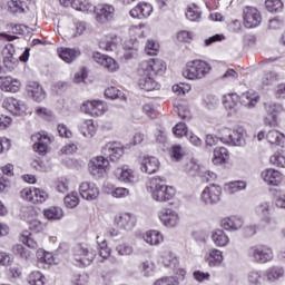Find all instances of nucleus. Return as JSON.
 <instances>
[{
  "mask_svg": "<svg viewBox=\"0 0 285 285\" xmlns=\"http://www.w3.org/2000/svg\"><path fill=\"white\" fill-rule=\"evenodd\" d=\"M147 190L155 202H170L175 197V188L166 185L163 177H151L147 183Z\"/></svg>",
  "mask_w": 285,
  "mask_h": 285,
  "instance_id": "nucleus-1",
  "label": "nucleus"
},
{
  "mask_svg": "<svg viewBox=\"0 0 285 285\" xmlns=\"http://www.w3.org/2000/svg\"><path fill=\"white\" fill-rule=\"evenodd\" d=\"M210 72V65L204 60H193L187 62L183 69V77L185 79L199 80L204 79Z\"/></svg>",
  "mask_w": 285,
  "mask_h": 285,
  "instance_id": "nucleus-2",
  "label": "nucleus"
},
{
  "mask_svg": "<svg viewBox=\"0 0 285 285\" xmlns=\"http://www.w3.org/2000/svg\"><path fill=\"white\" fill-rule=\"evenodd\" d=\"M248 257L255 264H268V262H273V249L266 245H255L249 247Z\"/></svg>",
  "mask_w": 285,
  "mask_h": 285,
  "instance_id": "nucleus-3",
  "label": "nucleus"
},
{
  "mask_svg": "<svg viewBox=\"0 0 285 285\" xmlns=\"http://www.w3.org/2000/svg\"><path fill=\"white\" fill-rule=\"evenodd\" d=\"M96 253L87 244H78L73 248V257L81 266H90Z\"/></svg>",
  "mask_w": 285,
  "mask_h": 285,
  "instance_id": "nucleus-4",
  "label": "nucleus"
},
{
  "mask_svg": "<svg viewBox=\"0 0 285 285\" xmlns=\"http://www.w3.org/2000/svg\"><path fill=\"white\" fill-rule=\"evenodd\" d=\"M266 115L263 118L264 126H269V128H276L278 126L277 117L282 112V105L275 102L265 104Z\"/></svg>",
  "mask_w": 285,
  "mask_h": 285,
  "instance_id": "nucleus-5",
  "label": "nucleus"
},
{
  "mask_svg": "<svg viewBox=\"0 0 285 285\" xmlns=\"http://www.w3.org/2000/svg\"><path fill=\"white\" fill-rule=\"evenodd\" d=\"M85 12H95L96 21L98 23H108L115 19V7L112 4H99L98 7L94 6L92 11Z\"/></svg>",
  "mask_w": 285,
  "mask_h": 285,
  "instance_id": "nucleus-6",
  "label": "nucleus"
},
{
  "mask_svg": "<svg viewBox=\"0 0 285 285\" xmlns=\"http://www.w3.org/2000/svg\"><path fill=\"white\" fill-rule=\"evenodd\" d=\"M138 86L141 90H147V92L159 90L160 88L159 82L155 80V76L141 68L139 69Z\"/></svg>",
  "mask_w": 285,
  "mask_h": 285,
  "instance_id": "nucleus-7",
  "label": "nucleus"
},
{
  "mask_svg": "<svg viewBox=\"0 0 285 285\" xmlns=\"http://www.w3.org/2000/svg\"><path fill=\"white\" fill-rule=\"evenodd\" d=\"M81 110L91 117H101L108 110V105L101 100L87 101L81 106Z\"/></svg>",
  "mask_w": 285,
  "mask_h": 285,
  "instance_id": "nucleus-8",
  "label": "nucleus"
},
{
  "mask_svg": "<svg viewBox=\"0 0 285 285\" xmlns=\"http://www.w3.org/2000/svg\"><path fill=\"white\" fill-rule=\"evenodd\" d=\"M158 217L161 224L166 226V228H177V226H179V222H180L179 214L174 209H170V208L161 209L158 213Z\"/></svg>",
  "mask_w": 285,
  "mask_h": 285,
  "instance_id": "nucleus-9",
  "label": "nucleus"
},
{
  "mask_svg": "<svg viewBox=\"0 0 285 285\" xmlns=\"http://www.w3.org/2000/svg\"><path fill=\"white\" fill-rule=\"evenodd\" d=\"M245 28H257L262 23V13L255 7H246L243 11Z\"/></svg>",
  "mask_w": 285,
  "mask_h": 285,
  "instance_id": "nucleus-10",
  "label": "nucleus"
},
{
  "mask_svg": "<svg viewBox=\"0 0 285 285\" xmlns=\"http://www.w3.org/2000/svg\"><path fill=\"white\" fill-rule=\"evenodd\" d=\"M204 204H217L222 199V187L219 185H210L205 187L200 194Z\"/></svg>",
  "mask_w": 285,
  "mask_h": 285,
  "instance_id": "nucleus-11",
  "label": "nucleus"
},
{
  "mask_svg": "<svg viewBox=\"0 0 285 285\" xmlns=\"http://www.w3.org/2000/svg\"><path fill=\"white\" fill-rule=\"evenodd\" d=\"M101 154L110 161H119L124 155V147L119 142H108L102 147Z\"/></svg>",
  "mask_w": 285,
  "mask_h": 285,
  "instance_id": "nucleus-12",
  "label": "nucleus"
},
{
  "mask_svg": "<svg viewBox=\"0 0 285 285\" xmlns=\"http://www.w3.org/2000/svg\"><path fill=\"white\" fill-rule=\"evenodd\" d=\"M247 132L244 127H237L228 134V138L223 137L222 141L229 144L230 146H246Z\"/></svg>",
  "mask_w": 285,
  "mask_h": 285,
  "instance_id": "nucleus-13",
  "label": "nucleus"
},
{
  "mask_svg": "<svg viewBox=\"0 0 285 285\" xmlns=\"http://www.w3.org/2000/svg\"><path fill=\"white\" fill-rule=\"evenodd\" d=\"M33 141V150L39 155H46L48 153V146H50V137L46 132H38L31 136Z\"/></svg>",
  "mask_w": 285,
  "mask_h": 285,
  "instance_id": "nucleus-14",
  "label": "nucleus"
},
{
  "mask_svg": "<svg viewBox=\"0 0 285 285\" xmlns=\"http://www.w3.org/2000/svg\"><path fill=\"white\" fill-rule=\"evenodd\" d=\"M115 224L118 228H122V230H132L137 219L130 213H120L115 216Z\"/></svg>",
  "mask_w": 285,
  "mask_h": 285,
  "instance_id": "nucleus-15",
  "label": "nucleus"
},
{
  "mask_svg": "<svg viewBox=\"0 0 285 285\" xmlns=\"http://www.w3.org/2000/svg\"><path fill=\"white\" fill-rule=\"evenodd\" d=\"M140 68L147 72H150L155 77V75H161L166 72V62L159 59H150L140 65Z\"/></svg>",
  "mask_w": 285,
  "mask_h": 285,
  "instance_id": "nucleus-16",
  "label": "nucleus"
},
{
  "mask_svg": "<svg viewBox=\"0 0 285 285\" xmlns=\"http://www.w3.org/2000/svg\"><path fill=\"white\" fill-rule=\"evenodd\" d=\"M255 213L266 226H273L275 224V220L271 217V203L262 202L255 207Z\"/></svg>",
  "mask_w": 285,
  "mask_h": 285,
  "instance_id": "nucleus-17",
  "label": "nucleus"
},
{
  "mask_svg": "<svg viewBox=\"0 0 285 285\" xmlns=\"http://www.w3.org/2000/svg\"><path fill=\"white\" fill-rule=\"evenodd\" d=\"M60 4L65 8L71 6L73 10L79 12H92L95 10V6L88 2V0H60Z\"/></svg>",
  "mask_w": 285,
  "mask_h": 285,
  "instance_id": "nucleus-18",
  "label": "nucleus"
},
{
  "mask_svg": "<svg viewBox=\"0 0 285 285\" xmlns=\"http://www.w3.org/2000/svg\"><path fill=\"white\" fill-rule=\"evenodd\" d=\"M94 59L97 63L102 66V68H105L109 72H115L116 70L119 69V65L115 59H112V57L106 56L100 52H96L94 53Z\"/></svg>",
  "mask_w": 285,
  "mask_h": 285,
  "instance_id": "nucleus-19",
  "label": "nucleus"
},
{
  "mask_svg": "<svg viewBox=\"0 0 285 285\" xmlns=\"http://www.w3.org/2000/svg\"><path fill=\"white\" fill-rule=\"evenodd\" d=\"M2 107L11 112V115H23V112H26V104L16 98H6L2 102Z\"/></svg>",
  "mask_w": 285,
  "mask_h": 285,
  "instance_id": "nucleus-20",
  "label": "nucleus"
},
{
  "mask_svg": "<svg viewBox=\"0 0 285 285\" xmlns=\"http://www.w3.org/2000/svg\"><path fill=\"white\" fill-rule=\"evenodd\" d=\"M140 170L147 173V175H153L159 170V159L154 156H144L140 160Z\"/></svg>",
  "mask_w": 285,
  "mask_h": 285,
  "instance_id": "nucleus-21",
  "label": "nucleus"
},
{
  "mask_svg": "<svg viewBox=\"0 0 285 285\" xmlns=\"http://www.w3.org/2000/svg\"><path fill=\"white\" fill-rule=\"evenodd\" d=\"M242 226H244V219L237 216L225 217L220 220V228L227 230L228 233H235L239 230Z\"/></svg>",
  "mask_w": 285,
  "mask_h": 285,
  "instance_id": "nucleus-22",
  "label": "nucleus"
},
{
  "mask_svg": "<svg viewBox=\"0 0 285 285\" xmlns=\"http://www.w3.org/2000/svg\"><path fill=\"white\" fill-rule=\"evenodd\" d=\"M150 14H153V6L146 2H140L130 10V16L134 19H148Z\"/></svg>",
  "mask_w": 285,
  "mask_h": 285,
  "instance_id": "nucleus-23",
  "label": "nucleus"
},
{
  "mask_svg": "<svg viewBox=\"0 0 285 285\" xmlns=\"http://www.w3.org/2000/svg\"><path fill=\"white\" fill-rule=\"evenodd\" d=\"M261 177L266 184H268V186H279L284 179L282 173L272 168L262 171Z\"/></svg>",
  "mask_w": 285,
  "mask_h": 285,
  "instance_id": "nucleus-24",
  "label": "nucleus"
},
{
  "mask_svg": "<svg viewBox=\"0 0 285 285\" xmlns=\"http://www.w3.org/2000/svg\"><path fill=\"white\" fill-rule=\"evenodd\" d=\"M115 176L119 181H124V184H137L138 181L135 171L128 167L117 168Z\"/></svg>",
  "mask_w": 285,
  "mask_h": 285,
  "instance_id": "nucleus-25",
  "label": "nucleus"
},
{
  "mask_svg": "<svg viewBox=\"0 0 285 285\" xmlns=\"http://www.w3.org/2000/svg\"><path fill=\"white\" fill-rule=\"evenodd\" d=\"M80 195L82 199L92 200L99 197V188L94 183H82L80 185Z\"/></svg>",
  "mask_w": 285,
  "mask_h": 285,
  "instance_id": "nucleus-26",
  "label": "nucleus"
},
{
  "mask_svg": "<svg viewBox=\"0 0 285 285\" xmlns=\"http://www.w3.org/2000/svg\"><path fill=\"white\" fill-rule=\"evenodd\" d=\"M19 86L21 82L10 76L0 77V88L4 92H19Z\"/></svg>",
  "mask_w": 285,
  "mask_h": 285,
  "instance_id": "nucleus-27",
  "label": "nucleus"
},
{
  "mask_svg": "<svg viewBox=\"0 0 285 285\" xmlns=\"http://www.w3.org/2000/svg\"><path fill=\"white\" fill-rule=\"evenodd\" d=\"M240 104L245 108H255L259 104V94L255 91H246L240 96Z\"/></svg>",
  "mask_w": 285,
  "mask_h": 285,
  "instance_id": "nucleus-28",
  "label": "nucleus"
},
{
  "mask_svg": "<svg viewBox=\"0 0 285 285\" xmlns=\"http://www.w3.org/2000/svg\"><path fill=\"white\" fill-rule=\"evenodd\" d=\"M120 38L119 36L115 35V33H110L108 36L105 37V39H102L99 42V47L102 50H106V52H112V50H115V48H117V43H119Z\"/></svg>",
  "mask_w": 285,
  "mask_h": 285,
  "instance_id": "nucleus-29",
  "label": "nucleus"
},
{
  "mask_svg": "<svg viewBox=\"0 0 285 285\" xmlns=\"http://www.w3.org/2000/svg\"><path fill=\"white\" fill-rule=\"evenodd\" d=\"M27 90L35 101H43L46 99V91H43V87L39 82L29 83Z\"/></svg>",
  "mask_w": 285,
  "mask_h": 285,
  "instance_id": "nucleus-30",
  "label": "nucleus"
},
{
  "mask_svg": "<svg viewBox=\"0 0 285 285\" xmlns=\"http://www.w3.org/2000/svg\"><path fill=\"white\" fill-rule=\"evenodd\" d=\"M58 55L62 61L66 63H72L77 59V57H80L81 51L77 49H70V48H60L58 49Z\"/></svg>",
  "mask_w": 285,
  "mask_h": 285,
  "instance_id": "nucleus-31",
  "label": "nucleus"
},
{
  "mask_svg": "<svg viewBox=\"0 0 285 285\" xmlns=\"http://www.w3.org/2000/svg\"><path fill=\"white\" fill-rule=\"evenodd\" d=\"M142 239L146 244H149V246H159V244L164 242V235L157 230H148L142 234Z\"/></svg>",
  "mask_w": 285,
  "mask_h": 285,
  "instance_id": "nucleus-32",
  "label": "nucleus"
},
{
  "mask_svg": "<svg viewBox=\"0 0 285 285\" xmlns=\"http://www.w3.org/2000/svg\"><path fill=\"white\" fill-rule=\"evenodd\" d=\"M4 50L8 52L9 57L4 58V66L9 70H14L17 67V63H19V59L14 58V45L8 43L4 48Z\"/></svg>",
  "mask_w": 285,
  "mask_h": 285,
  "instance_id": "nucleus-33",
  "label": "nucleus"
},
{
  "mask_svg": "<svg viewBox=\"0 0 285 285\" xmlns=\"http://www.w3.org/2000/svg\"><path fill=\"white\" fill-rule=\"evenodd\" d=\"M266 139L273 146H282L285 142V135L279 130H269L266 134Z\"/></svg>",
  "mask_w": 285,
  "mask_h": 285,
  "instance_id": "nucleus-34",
  "label": "nucleus"
},
{
  "mask_svg": "<svg viewBox=\"0 0 285 285\" xmlns=\"http://www.w3.org/2000/svg\"><path fill=\"white\" fill-rule=\"evenodd\" d=\"M43 216L49 222H59V219H63V209L61 207H49L43 210Z\"/></svg>",
  "mask_w": 285,
  "mask_h": 285,
  "instance_id": "nucleus-35",
  "label": "nucleus"
},
{
  "mask_svg": "<svg viewBox=\"0 0 285 285\" xmlns=\"http://www.w3.org/2000/svg\"><path fill=\"white\" fill-rule=\"evenodd\" d=\"M212 240L214 242L215 246H228V235L222 229H217L212 233Z\"/></svg>",
  "mask_w": 285,
  "mask_h": 285,
  "instance_id": "nucleus-36",
  "label": "nucleus"
},
{
  "mask_svg": "<svg viewBox=\"0 0 285 285\" xmlns=\"http://www.w3.org/2000/svg\"><path fill=\"white\" fill-rule=\"evenodd\" d=\"M226 159H228V149L225 147H216L214 149V157L212 159L213 164H226Z\"/></svg>",
  "mask_w": 285,
  "mask_h": 285,
  "instance_id": "nucleus-37",
  "label": "nucleus"
},
{
  "mask_svg": "<svg viewBox=\"0 0 285 285\" xmlns=\"http://www.w3.org/2000/svg\"><path fill=\"white\" fill-rule=\"evenodd\" d=\"M80 132L87 139H92V136L97 134V127L92 120H85L80 127Z\"/></svg>",
  "mask_w": 285,
  "mask_h": 285,
  "instance_id": "nucleus-38",
  "label": "nucleus"
},
{
  "mask_svg": "<svg viewBox=\"0 0 285 285\" xmlns=\"http://www.w3.org/2000/svg\"><path fill=\"white\" fill-rule=\"evenodd\" d=\"M265 7L272 14H277L284 10V2L282 0H265Z\"/></svg>",
  "mask_w": 285,
  "mask_h": 285,
  "instance_id": "nucleus-39",
  "label": "nucleus"
},
{
  "mask_svg": "<svg viewBox=\"0 0 285 285\" xmlns=\"http://www.w3.org/2000/svg\"><path fill=\"white\" fill-rule=\"evenodd\" d=\"M208 262L209 266H219L224 262V253L219 249H210Z\"/></svg>",
  "mask_w": 285,
  "mask_h": 285,
  "instance_id": "nucleus-40",
  "label": "nucleus"
},
{
  "mask_svg": "<svg viewBox=\"0 0 285 285\" xmlns=\"http://www.w3.org/2000/svg\"><path fill=\"white\" fill-rule=\"evenodd\" d=\"M237 101H239V97L235 94L225 96L224 107L226 110H232V112H237Z\"/></svg>",
  "mask_w": 285,
  "mask_h": 285,
  "instance_id": "nucleus-41",
  "label": "nucleus"
},
{
  "mask_svg": "<svg viewBox=\"0 0 285 285\" xmlns=\"http://www.w3.org/2000/svg\"><path fill=\"white\" fill-rule=\"evenodd\" d=\"M266 277L269 282H275L281 277H284V267H279V266L271 267L266 273Z\"/></svg>",
  "mask_w": 285,
  "mask_h": 285,
  "instance_id": "nucleus-42",
  "label": "nucleus"
},
{
  "mask_svg": "<svg viewBox=\"0 0 285 285\" xmlns=\"http://www.w3.org/2000/svg\"><path fill=\"white\" fill-rule=\"evenodd\" d=\"M28 284L30 285H45L46 276L41 272H31L28 276Z\"/></svg>",
  "mask_w": 285,
  "mask_h": 285,
  "instance_id": "nucleus-43",
  "label": "nucleus"
},
{
  "mask_svg": "<svg viewBox=\"0 0 285 285\" xmlns=\"http://www.w3.org/2000/svg\"><path fill=\"white\" fill-rule=\"evenodd\" d=\"M32 168L35 170H39V173H48L52 166L50 165L49 160H41V159H36L31 163Z\"/></svg>",
  "mask_w": 285,
  "mask_h": 285,
  "instance_id": "nucleus-44",
  "label": "nucleus"
},
{
  "mask_svg": "<svg viewBox=\"0 0 285 285\" xmlns=\"http://www.w3.org/2000/svg\"><path fill=\"white\" fill-rule=\"evenodd\" d=\"M226 190L229 193V195H235V193H239V190H246V181L237 180L229 183L226 186Z\"/></svg>",
  "mask_w": 285,
  "mask_h": 285,
  "instance_id": "nucleus-45",
  "label": "nucleus"
},
{
  "mask_svg": "<svg viewBox=\"0 0 285 285\" xmlns=\"http://www.w3.org/2000/svg\"><path fill=\"white\" fill-rule=\"evenodd\" d=\"M271 164L273 166H278L281 168H284L285 166V151H276L274 155L271 156L269 158Z\"/></svg>",
  "mask_w": 285,
  "mask_h": 285,
  "instance_id": "nucleus-46",
  "label": "nucleus"
},
{
  "mask_svg": "<svg viewBox=\"0 0 285 285\" xmlns=\"http://www.w3.org/2000/svg\"><path fill=\"white\" fill-rule=\"evenodd\" d=\"M279 79V75L275 71L265 72L262 77V86H273Z\"/></svg>",
  "mask_w": 285,
  "mask_h": 285,
  "instance_id": "nucleus-47",
  "label": "nucleus"
},
{
  "mask_svg": "<svg viewBox=\"0 0 285 285\" xmlns=\"http://www.w3.org/2000/svg\"><path fill=\"white\" fill-rule=\"evenodd\" d=\"M163 264L170 268V266H177L179 264V259L176 258L175 254L173 252H165L163 255Z\"/></svg>",
  "mask_w": 285,
  "mask_h": 285,
  "instance_id": "nucleus-48",
  "label": "nucleus"
},
{
  "mask_svg": "<svg viewBox=\"0 0 285 285\" xmlns=\"http://www.w3.org/2000/svg\"><path fill=\"white\" fill-rule=\"evenodd\" d=\"M186 17L189 19V21H199V19H202V12L196 4H191L187 9Z\"/></svg>",
  "mask_w": 285,
  "mask_h": 285,
  "instance_id": "nucleus-49",
  "label": "nucleus"
},
{
  "mask_svg": "<svg viewBox=\"0 0 285 285\" xmlns=\"http://www.w3.org/2000/svg\"><path fill=\"white\" fill-rule=\"evenodd\" d=\"M21 242L22 244H26V246H28V248H33L37 249L39 248V243H37V240H35V237H32V234L24 232L21 236Z\"/></svg>",
  "mask_w": 285,
  "mask_h": 285,
  "instance_id": "nucleus-50",
  "label": "nucleus"
},
{
  "mask_svg": "<svg viewBox=\"0 0 285 285\" xmlns=\"http://www.w3.org/2000/svg\"><path fill=\"white\" fill-rule=\"evenodd\" d=\"M89 173H91V175L94 177H104L106 175V168H104V166L97 165V163H92V160H90Z\"/></svg>",
  "mask_w": 285,
  "mask_h": 285,
  "instance_id": "nucleus-51",
  "label": "nucleus"
},
{
  "mask_svg": "<svg viewBox=\"0 0 285 285\" xmlns=\"http://www.w3.org/2000/svg\"><path fill=\"white\" fill-rule=\"evenodd\" d=\"M32 204H43L46 199H48V193H46L43 189L33 188V198Z\"/></svg>",
  "mask_w": 285,
  "mask_h": 285,
  "instance_id": "nucleus-52",
  "label": "nucleus"
},
{
  "mask_svg": "<svg viewBox=\"0 0 285 285\" xmlns=\"http://www.w3.org/2000/svg\"><path fill=\"white\" fill-rule=\"evenodd\" d=\"M204 167H200L198 161L190 160L187 164V173H189L193 177H195L196 175H202Z\"/></svg>",
  "mask_w": 285,
  "mask_h": 285,
  "instance_id": "nucleus-53",
  "label": "nucleus"
},
{
  "mask_svg": "<svg viewBox=\"0 0 285 285\" xmlns=\"http://www.w3.org/2000/svg\"><path fill=\"white\" fill-rule=\"evenodd\" d=\"M23 2L19 1V0H11L9 2V10L10 12H12V14H21L23 12H26V8H23Z\"/></svg>",
  "mask_w": 285,
  "mask_h": 285,
  "instance_id": "nucleus-54",
  "label": "nucleus"
},
{
  "mask_svg": "<svg viewBox=\"0 0 285 285\" xmlns=\"http://www.w3.org/2000/svg\"><path fill=\"white\" fill-rule=\"evenodd\" d=\"M66 208H77L79 206V196L76 193H71L65 197Z\"/></svg>",
  "mask_w": 285,
  "mask_h": 285,
  "instance_id": "nucleus-55",
  "label": "nucleus"
},
{
  "mask_svg": "<svg viewBox=\"0 0 285 285\" xmlns=\"http://www.w3.org/2000/svg\"><path fill=\"white\" fill-rule=\"evenodd\" d=\"M145 52L150 57H155L157 52H159V43H157L155 40H148L146 42Z\"/></svg>",
  "mask_w": 285,
  "mask_h": 285,
  "instance_id": "nucleus-56",
  "label": "nucleus"
},
{
  "mask_svg": "<svg viewBox=\"0 0 285 285\" xmlns=\"http://www.w3.org/2000/svg\"><path fill=\"white\" fill-rule=\"evenodd\" d=\"M12 253H14V255H20L22 259H30L32 255L29 249H26V247H23V245H14L12 247Z\"/></svg>",
  "mask_w": 285,
  "mask_h": 285,
  "instance_id": "nucleus-57",
  "label": "nucleus"
},
{
  "mask_svg": "<svg viewBox=\"0 0 285 285\" xmlns=\"http://www.w3.org/2000/svg\"><path fill=\"white\" fill-rule=\"evenodd\" d=\"M139 269L145 275V277H148V276L153 275V273H155V264H153L148 261H145L139 265Z\"/></svg>",
  "mask_w": 285,
  "mask_h": 285,
  "instance_id": "nucleus-58",
  "label": "nucleus"
},
{
  "mask_svg": "<svg viewBox=\"0 0 285 285\" xmlns=\"http://www.w3.org/2000/svg\"><path fill=\"white\" fill-rule=\"evenodd\" d=\"M9 30H11L12 35H26V31L29 30L28 26L26 24H8Z\"/></svg>",
  "mask_w": 285,
  "mask_h": 285,
  "instance_id": "nucleus-59",
  "label": "nucleus"
},
{
  "mask_svg": "<svg viewBox=\"0 0 285 285\" xmlns=\"http://www.w3.org/2000/svg\"><path fill=\"white\" fill-rule=\"evenodd\" d=\"M130 195V190L126 187H117L111 191V197H116V199H124Z\"/></svg>",
  "mask_w": 285,
  "mask_h": 285,
  "instance_id": "nucleus-60",
  "label": "nucleus"
},
{
  "mask_svg": "<svg viewBox=\"0 0 285 285\" xmlns=\"http://www.w3.org/2000/svg\"><path fill=\"white\" fill-rule=\"evenodd\" d=\"M179 284V281L174 276H164L155 282L154 285H176Z\"/></svg>",
  "mask_w": 285,
  "mask_h": 285,
  "instance_id": "nucleus-61",
  "label": "nucleus"
},
{
  "mask_svg": "<svg viewBox=\"0 0 285 285\" xmlns=\"http://www.w3.org/2000/svg\"><path fill=\"white\" fill-rule=\"evenodd\" d=\"M176 112L180 119H190V109L185 105H178L176 107Z\"/></svg>",
  "mask_w": 285,
  "mask_h": 285,
  "instance_id": "nucleus-62",
  "label": "nucleus"
},
{
  "mask_svg": "<svg viewBox=\"0 0 285 285\" xmlns=\"http://www.w3.org/2000/svg\"><path fill=\"white\" fill-rule=\"evenodd\" d=\"M105 96L108 99H119V97H121V91L115 87H110L105 90Z\"/></svg>",
  "mask_w": 285,
  "mask_h": 285,
  "instance_id": "nucleus-63",
  "label": "nucleus"
},
{
  "mask_svg": "<svg viewBox=\"0 0 285 285\" xmlns=\"http://www.w3.org/2000/svg\"><path fill=\"white\" fill-rule=\"evenodd\" d=\"M117 253H119L120 255H132L134 249L132 246L128 245V244H120L116 247Z\"/></svg>",
  "mask_w": 285,
  "mask_h": 285,
  "instance_id": "nucleus-64",
  "label": "nucleus"
}]
</instances>
